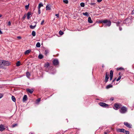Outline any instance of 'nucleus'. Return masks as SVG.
Listing matches in <instances>:
<instances>
[{"instance_id":"0eeeda50","label":"nucleus","mask_w":134,"mask_h":134,"mask_svg":"<svg viewBox=\"0 0 134 134\" xmlns=\"http://www.w3.org/2000/svg\"><path fill=\"white\" fill-rule=\"evenodd\" d=\"M131 21V20L130 19H126L123 21V23L124 24H127L130 23Z\"/></svg>"},{"instance_id":"e433bc0d","label":"nucleus","mask_w":134,"mask_h":134,"mask_svg":"<svg viewBox=\"0 0 134 134\" xmlns=\"http://www.w3.org/2000/svg\"><path fill=\"white\" fill-rule=\"evenodd\" d=\"M117 69L118 70H123L124 68H122L120 67V68H117Z\"/></svg>"},{"instance_id":"603ef678","label":"nucleus","mask_w":134,"mask_h":134,"mask_svg":"<svg viewBox=\"0 0 134 134\" xmlns=\"http://www.w3.org/2000/svg\"><path fill=\"white\" fill-rule=\"evenodd\" d=\"M119 30L120 31H121L122 30V28L120 27H119Z\"/></svg>"},{"instance_id":"20e7f679","label":"nucleus","mask_w":134,"mask_h":134,"mask_svg":"<svg viewBox=\"0 0 134 134\" xmlns=\"http://www.w3.org/2000/svg\"><path fill=\"white\" fill-rule=\"evenodd\" d=\"M121 105V104L120 103H116L114 105L113 108L116 110H117L118 109L120 108Z\"/></svg>"},{"instance_id":"f257e3e1","label":"nucleus","mask_w":134,"mask_h":134,"mask_svg":"<svg viewBox=\"0 0 134 134\" xmlns=\"http://www.w3.org/2000/svg\"><path fill=\"white\" fill-rule=\"evenodd\" d=\"M10 65V63L7 61L0 60V68L5 69L6 68L4 66H8Z\"/></svg>"},{"instance_id":"a19ab883","label":"nucleus","mask_w":134,"mask_h":134,"mask_svg":"<svg viewBox=\"0 0 134 134\" xmlns=\"http://www.w3.org/2000/svg\"><path fill=\"white\" fill-rule=\"evenodd\" d=\"M17 125L16 124H15L14 125H13L12 126V127H15V126H16Z\"/></svg>"},{"instance_id":"5701e85b","label":"nucleus","mask_w":134,"mask_h":134,"mask_svg":"<svg viewBox=\"0 0 134 134\" xmlns=\"http://www.w3.org/2000/svg\"><path fill=\"white\" fill-rule=\"evenodd\" d=\"M36 46L37 47H40L41 46L40 43L39 42H37L36 44Z\"/></svg>"},{"instance_id":"6e6552de","label":"nucleus","mask_w":134,"mask_h":134,"mask_svg":"<svg viewBox=\"0 0 134 134\" xmlns=\"http://www.w3.org/2000/svg\"><path fill=\"white\" fill-rule=\"evenodd\" d=\"M109 73L108 72H106L105 75V82H107L108 81V80L109 78Z\"/></svg>"},{"instance_id":"052dcab7","label":"nucleus","mask_w":134,"mask_h":134,"mask_svg":"<svg viewBox=\"0 0 134 134\" xmlns=\"http://www.w3.org/2000/svg\"><path fill=\"white\" fill-rule=\"evenodd\" d=\"M120 74H121V73H120V72H119V75H120Z\"/></svg>"},{"instance_id":"b1692460","label":"nucleus","mask_w":134,"mask_h":134,"mask_svg":"<svg viewBox=\"0 0 134 134\" xmlns=\"http://www.w3.org/2000/svg\"><path fill=\"white\" fill-rule=\"evenodd\" d=\"M43 57V56L41 54H40L38 56V58L40 59H42Z\"/></svg>"},{"instance_id":"4be33fe9","label":"nucleus","mask_w":134,"mask_h":134,"mask_svg":"<svg viewBox=\"0 0 134 134\" xmlns=\"http://www.w3.org/2000/svg\"><path fill=\"white\" fill-rule=\"evenodd\" d=\"M26 76L27 78H29L30 76V74L29 72H27Z\"/></svg>"},{"instance_id":"473e14b6","label":"nucleus","mask_w":134,"mask_h":134,"mask_svg":"<svg viewBox=\"0 0 134 134\" xmlns=\"http://www.w3.org/2000/svg\"><path fill=\"white\" fill-rule=\"evenodd\" d=\"M125 131H124V133H126V134H129V132L128 131H126L125 130Z\"/></svg>"},{"instance_id":"58836bf2","label":"nucleus","mask_w":134,"mask_h":134,"mask_svg":"<svg viewBox=\"0 0 134 134\" xmlns=\"http://www.w3.org/2000/svg\"><path fill=\"white\" fill-rule=\"evenodd\" d=\"M40 99H41L40 98H39L37 100H36V102H37V103H38L39 102L40 100Z\"/></svg>"},{"instance_id":"a18cd8bd","label":"nucleus","mask_w":134,"mask_h":134,"mask_svg":"<svg viewBox=\"0 0 134 134\" xmlns=\"http://www.w3.org/2000/svg\"><path fill=\"white\" fill-rule=\"evenodd\" d=\"M113 76H110V80L111 81L112 80Z\"/></svg>"},{"instance_id":"49530a36","label":"nucleus","mask_w":134,"mask_h":134,"mask_svg":"<svg viewBox=\"0 0 134 134\" xmlns=\"http://www.w3.org/2000/svg\"><path fill=\"white\" fill-rule=\"evenodd\" d=\"M11 24V23L10 21H9L8 22V25L9 26H10Z\"/></svg>"},{"instance_id":"de8ad7c7","label":"nucleus","mask_w":134,"mask_h":134,"mask_svg":"<svg viewBox=\"0 0 134 134\" xmlns=\"http://www.w3.org/2000/svg\"><path fill=\"white\" fill-rule=\"evenodd\" d=\"M55 16L57 17L58 18H59V14H56L55 15Z\"/></svg>"},{"instance_id":"2eb2a0df","label":"nucleus","mask_w":134,"mask_h":134,"mask_svg":"<svg viewBox=\"0 0 134 134\" xmlns=\"http://www.w3.org/2000/svg\"><path fill=\"white\" fill-rule=\"evenodd\" d=\"M31 13L30 12H29L27 13V19H29L30 18V15H31Z\"/></svg>"},{"instance_id":"f03ea898","label":"nucleus","mask_w":134,"mask_h":134,"mask_svg":"<svg viewBox=\"0 0 134 134\" xmlns=\"http://www.w3.org/2000/svg\"><path fill=\"white\" fill-rule=\"evenodd\" d=\"M127 108L124 106L121 107L119 109L120 112L122 114L125 113L127 112Z\"/></svg>"},{"instance_id":"cd10ccee","label":"nucleus","mask_w":134,"mask_h":134,"mask_svg":"<svg viewBox=\"0 0 134 134\" xmlns=\"http://www.w3.org/2000/svg\"><path fill=\"white\" fill-rule=\"evenodd\" d=\"M32 35L33 36H35L36 35V32L34 31L32 32Z\"/></svg>"},{"instance_id":"5fc2aeb1","label":"nucleus","mask_w":134,"mask_h":134,"mask_svg":"<svg viewBox=\"0 0 134 134\" xmlns=\"http://www.w3.org/2000/svg\"><path fill=\"white\" fill-rule=\"evenodd\" d=\"M26 17V16L25 15H24L23 18L24 19Z\"/></svg>"},{"instance_id":"79ce46f5","label":"nucleus","mask_w":134,"mask_h":134,"mask_svg":"<svg viewBox=\"0 0 134 134\" xmlns=\"http://www.w3.org/2000/svg\"><path fill=\"white\" fill-rule=\"evenodd\" d=\"M95 4H96V3H91L90 4V5H95Z\"/></svg>"},{"instance_id":"864d4df0","label":"nucleus","mask_w":134,"mask_h":134,"mask_svg":"<svg viewBox=\"0 0 134 134\" xmlns=\"http://www.w3.org/2000/svg\"><path fill=\"white\" fill-rule=\"evenodd\" d=\"M110 100H114V98H110Z\"/></svg>"},{"instance_id":"09e8293b","label":"nucleus","mask_w":134,"mask_h":134,"mask_svg":"<svg viewBox=\"0 0 134 134\" xmlns=\"http://www.w3.org/2000/svg\"><path fill=\"white\" fill-rule=\"evenodd\" d=\"M17 38L20 39L21 38V37L20 36H18L17 37Z\"/></svg>"},{"instance_id":"412c9836","label":"nucleus","mask_w":134,"mask_h":134,"mask_svg":"<svg viewBox=\"0 0 134 134\" xmlns=\"http://www.w3.org/2000/svg\"><path fill=\"white\" fill-rule=\"evenodd\" d=\"M43 4L42 3H40L39 4L38 6V9H39V8H40L41 7H43Z\"/></svg>"},{"instance_id":"6ab92c4d","label":"nucleus","mask_w":134,"mask_h":134,"mask_svg":"<svg viewBox=\"0 0 134 134\" xmlns=\"http://www.w3.org/2000/svg\"><path fill=\"white\" fill-rule=\"evenodd\" d=\"M122 22L121 21H118L116 23L117 26H119L120 24H122Z\"/></svg>"},{"instance_id":"4468645a","label":"nucleus","mask_w":134,"mask_h":134,"mask_svg":"<svg viewBox=\"0 0 134 134\" xmlns=\"http://www.w3.org/2000/svg\"><path fill=\"white\" fill-rule=\"evenodd\" d=\"M46 10H49L51 9L50 6L48 4L46 7Z\"/></svg>"},{"instance_id":"37998d69","label":"nucleus","mask_w":134,"mask_h":134,"mask_svg":"<svg viewBox=\"0 0 134 134\" xmlns=\"http://www.w3.org/2000/svg\"><path fill=\"white\" fill-rule=\"evenodd\" d=\"M40 9V8H39V9H38V14H40L41 13Z\"/></svg>"},{"instance_id":"9b49d317","label":"nucleus","mask_w":134,"mask_h":134,"mask_svg":"<svg viewBox=\"0 0 134 134\" xmlns=\"http://www.w3.org/2000/svg\"><path fill=\"white\" fill-rule=\"evenodd\" d=\"M125 130L124 129H117V131L118 132H122L124 133V131Z\"/></svg>"},{"instance_id":"3c124183","label":"nucleus","mask_w":134,"mask_h":134,"mask_svg":"<svg viewBox=\"0 0 134 134\" xmlns=\"http://www.w3.org/2000/svg\"><path fill=\"white\" fill-rule=\"evenodd\" d=\"M132 14H134V9L132 11Z\"/></svg>"},{"instance_id":"7c9ffc66","label":"nucleus","mask_w":134,"mask_h":134,"mask_svg":"<svg viewBox=\"0 0 134 134\" xmlns=\"http://www.w3.org/2000/svg\"><path fill=\"white\" fill-rule=\"evenodd\" d=\"M29 4L27 5H26L25 6V8L26 9V10H27L29 8Z\"/></svg>"},{"instance_id":"c756f323","label":"nucleus","mask_w":134,"mask_h":134,"mask_svg":"<svg viewBox=\"0 0 134 134\" xmlns=\"http://www.w3.org/2000/svg\"><path fill=\"white\" fill-rule=\"evenodd\" d=\"M80 6L82 7H84L85 6V4L83 3H81L80 4Z\"/></svg>"},{"instance_id":"c03bdc74","label":"nucleus","mask_w":134,"mask_h":134,"mask_svg":"<svg viewBox=\"0 0 134 134\" xmlns=\"http://www.w3.org/2000/svg\"><path fill=\"white\" fill-rule=\"evenodd\" d=\"M44 20H43L41 22V25H42L44 23Z\"/></svg>"},{"instance_id":"1a4fd4ad","label":"nucleus","mask_w":134,"mask_h":134,"mask_svg":"<svg viewBox=\"0 0 134 134\" xmlns=\"http://www.w3.org/2000/svg\"><path fill=\"white\" fill-rule=\"evenodd\" d=\"M124 124L127 127L129 128H131V125L130 124H129L127 122H124Z\"/></svg>"},{"instance_id":"72a5a7b5","label":"nucleus","mask_w":134,"mask_h":134,"mask_svg":"<svg viewBox=\"0 0 134 134\" xmlns=\"http://www.w3.org/2000/svg\"><path fill=\"white\" fill-rule=\"evenodd\" d=\"M113 71L111 70L110 71V76H113Z\"/></svg>"},{"instance_id":"423d86ee","label":"nucleus","mask_w":134,"mask_h":134,"mask_svg":"<svg viewBox=\"0 0 134 134\" xmlns=\"http://www.w3.org/2000/svg\"><path fill=\"white\" fill-rule=\"evenodd\" d=\"M53 64L56 66L59 64V61L57 59H54L53 61Z\"/></svg>"},{"instance_id":"f704fd0d","label":"nucleus","mask_w":134,"mask_h":134,"mask_svg":"<svg viewBox=\"0 0 134 134\" xmlns=\"http://www.w3.org/2000/svg\"><path fill=\"white\" fill-rule=\"evenodd\" d=\"M63 2L66 4H68V1L67 0H64Z\"/></svg>"},{"instance_id":"4d7b16f0","label":"nucleus","mask_w":134,"mask_h":134,"mask_svg":"<svg viewBox=\"0 0 134 134\" xmlns=\"http://www.w3.org/2000/svg\"><path fill=\"white\" fill-rule=\"evenodd\" d=\"M2 16V15L1 14H0V18Z\"/></svg>"},{"instance_id":"39448f33","label":"nucleus","mask_w":134,"mask_h":134,"mask_svg":"<svg viewBox=\"0 0 134 134\" xmlns=\"http://www.w3.org/2000/svg\"><path fill=\"white\" fill-rule=\"evenodd\" d=\"M99 104L103 107H107L109 106L108 104L103 102H100L99 103Z\"/></svg>"},{"instance_id":"f8f14e48","label":"nucleus","mask_w":134,"mask_h":134,"mask_svg":"<svg viewBox=\"0 0 134 134\" xmlns=\"http://www.w3.org/2000/svg\"><path fill=\"white\" fill-rule=\"evenodd\" d=\"M27 100V96L26 95H25L23 97V101L24 102Z\"/></svg>"},{"instance_id":"c85d7f7f","label":"nucleus","mask_w":134,"mask_h":134,"mask_svg":"<svg viewBox=\"0 0 134 134\" xmlns=\"http://www.w3.org/2000/svg\"><path fill=\"white\" fill-rule=\"evenodd\" d=\"M20 62L19 61L16 63V66H19L20 65Z\"/></svg>"},{"instance_id":"dca6fc26","label":"nucleus","mask_w":134,"mask_h":134,"mask_svg":"<svg viewBox=\"0 0 134 134\" xmlns=\"http://www.w3.org/2000/svg\"><path fill=\"white\" fill-rule=\"evenodd\" d=\"M31 51V50L29 49L26 51L24 53V54L25 55H26L28 54L29 53H30Z\"/></svg>"},{"instance_id":"ddd939ff","label":"nucleus","mask_w":134,"mask_h":134,"mask_svg":"<svg viewBox=\"0 0 134 134\" xmlns=\"http://www.w3.org/2000/svg\"><path fill=\"white\" fill-rule=\"evenodd\" d=\"M26 90L28 92L31 94L32 93L33 91V90L32 89H26Z\"/></svg>"},{"instance_id":"f3484780","label":"nucleus","mask_w":134,"mask_h":134,"mask_svg":"<svg viewBox=\"0 0 134 134\" xmlns=\"http://www.w3.org/2000/svg\"><path fill=\"white\" fill-rule=\"evenodd\" d=\"M88 22L90 23H92L93 21H92L91 18L90 17H89L88 18Z\"/></svg>"},{"instance_id":"4c0bfd02","label":"nucleus","mask_w":134,"mask_h":134,"mask_svg":"<svg viewBox=\"0 0 134 134\" xmlns=\"http://www.w3.org/2000/svg\"><path fill=\"white\" fill-rule=\"evenodd\" d=\"M48 50H46L45 51V54L46 55L47 54H48Z\"/></svg>"},{"instance_id":"a211bd4d","label":"nucleus","mask_w":134,"mask_h":134,"mask_svg":"<svg viewBox=\"0 0 134 134\" xmlns=\"http://www.w3.org/2000/svg\"><path fill=\"white\" fill-rule=\"evenodd\" d=\"M34 24H35V25H34L32 26V25H31L30 26V27L31 29H33L35 27L36 25V23H34Z\"/></svg>"},{"instance_id":"13d9d810","label":"nucleus","mask_w":134,"mask_h":134,"mask_svg":"<svg viewBox=\"0 0 134 134\" xmlns=\"http://www.w3.org/2000/svg\"><path fill=\"white\" fill-rule=\"evenodd\" d=\"M115 80V79H114L113 80V81H112V82H114V81Z\"/></svg>"},{"instance_id":"ea45409f","label":"nucleus","mask_w":134,"mask_h":134,"mask_svg":"<svg viewBox=\"0 0 134 134\" xmlns=\"http://www.w3.org/2000/svg\"><path fill=\"white\" fill-rule=\"evenodd\" d=\"M3 96V94L2 93H0V99L2 98Z\"/></svg>"},{"instance_id":"6e6d98bb","label":"nucleus","mask_w":134,"mask_h":134,"mask_svg":"<svg viewBox=\"0 0 134 134\" xmlns=\"http://www.w3.org/2000/svg\"><path fill=\"white\" fill-rule=\"evenodd\" d=\"M2 34V32L0 30V34Z\"/></svg>"},{"instance_id":"8fccbe9b","label":"nucleus","mask_w":134,"mask_h":134,"mask_svg":"<svg viewBox=\"0 0 134 134\" xmlns=\"http://www.w3.org/2000/svg\"><path fill=\"white\" fill-rule=\"evenodd\" d=\"M102 0H97V1L99 3L100 2L102 1Z\"/></svg>"},{"instance_id":"393cba45","label":"nucleus","mask_w":134,"mask_h":134,"mask_svg":"<svg viewBox=\"0 0 134 134\" xmlns=\"http://www.w3.org/2000/svg\"><path fill=\"white\" fill-rule=\"evenodd\" d=\"M12 100L13 102H15V100H16L14 96H12Z\"/></svg>"},{"instance_id":"9d476101","label":"nucleus","mask_w":134,"mask_h":134,"mask_svg":"<svg viewBox=\"0 0 134 134\" xmlns=\"http://www.w3.org/2000/svg\"><path fill=\"white\" fill-rule=\"evenodd\" d=\"M4 126L3 125H0V131H3L5 129Z\"/></svg>"},{"instance_id":"bf43d9fd","label":"nucleus","mask_w":134,"mask_h":134,"mask_svg":"<svg viewBox=\"0 0 134 134\" xmlns=\"http://www.w3.org/2000/svg\"><path fill=\"white\" fill-rule=\"evenodd\" d=\"M104 67V65H102V67Z\"/></svg>"},{"instance_id":"a878e982","label":"nucleus","mask_w":134,"mask_h":134,"mask_svg":"<svg viewBox=\"0 0 134 134\" xmlns=\"http://www.w3.org/2000/svg\"><path fill=\"white\" fill-rule=\"evenodd\" d=\"M49 66V64L48 63H47L45 64L44 66L46 68H48Z\"/></svg>"},{"instance_id":"bb28decb","label":"nucleus","mask_w":134,"mask_h":134,"mask_svg":"<svg viewBox=\"0 0 134 134\" xmlns=\"http://www.w3.org/2000/svg\"><path fill=\"white\" fill-rule=\"evenodd\" d=\"M83 14L84 15L87 16H89V14L88 13L86 12L85 13H83Z\"/></svg>"},{"instance_id":"680f3d73","label":"nucleus","mask_w":134,"mask_h":134,"mask_svg":"<svg viewBox=\"0 0 134 134\" xmlns=\"http://www.w3.org/2000/svg\"><path fill=\"white\" fill-rule=\"evenodd\" d=\"M105 134H107V133L106 132L105 133Z\"/></svg>"},{"instance_id":"c9c22d12","label":"nucleus","mask_w":134,"mask_h":134,"mask_svg":"<svg viewBox=\"0 0 134 134\" xmlns=\"http://www.w3.org/2000/svg\"><path fill=\"white\" fill-rule=\"evenodd\" d=\"M121 76H120L118 77V78L117 79L116 81H119V80H120L121 79Z\"/></svg>"},{"instance_id":"7ed1b4c3","label":"nucleus","mask_w":134,"mask_h":134,"mask_svg":"<svg viewBox=\"0 0 134 134\" xmlns=\"http://www.w3.org/2000/svg\"><path fill=\"white\" fill-rule=\"evenodd\" d=\"M102 23L106 24V26H110L111 24V21L109 20H105L101 21Z\"/></svg>"},{"instance_id":"aec40b11","label":"nucleus","mask_w":134,"mask_h":134,"mask_svg":"<svg viewBox=\"0 0 134 134\" xmlns=\"http://www.w3.org/2000/svg\"><path fill=\"white\" fill-rule=\"evenodd\" d=\"M113 87V85H111V84H109L106 86V88L108 89L109 88L112 87Z\"/></svg>"},{"instance_id":"2f4dec72","label":"nucleus","mask_w":134,"mask_h":134,"mask_svg":"<svg viewBox=\"0 0 134 134\" xmlns=\"http://www.w3.org/2000/svg\"><path fill=\"white\" fill-rule=\"evenodd\" d=\"M59 34L61 35H62L64 33L61 31H59Z\"/></svg>"}]
</instances>
